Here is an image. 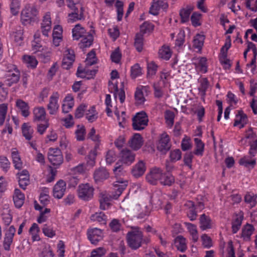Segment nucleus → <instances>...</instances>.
<instances>
[{
  "label": "nucleus",
  "instance_id": "1",
  "mask_svg": "<svg viewBox=\"0 0 257 257\" xmlns=\"http://www.w3.org/2000/svg\"><path fill=\"white\" fill-rule=\"evenodd\" d=\"M126 241L131 249L136 250L142 246L143 242H149L150 239L148 237L144 238L143 232L139 228H136L127 233Z\"/></svg>",
  "mask_w": 257,
  "mask_h": 257
},
{
  "label": "nucleus",
  "instance_id": "2",
  "mask_svg": "<svg viewBox=\"0 0 257 257\" xmlns=\"http://www.w3.org/2000/svg\"><path fill=\"white\" fill-rule=\"evenodd\" d=\"M38 12L37 9L30 5H27L22 10L21 15V21L24 25L31 24L36 20Z\"/></svg>",
  "mask_w": 257,
  "mask_h": 257
},
{
  "label": "nucleus",
  "instance_id": "3",
  "mask_svg": "<svg viewBox=\"0 0 257 257\" xmlns=\"http://www.w3.org/2000/svg\"><path fill=\"white\" fill-rule=\"evenodd\" d=\"M20 77V72L16 65L8 64L7 66L6 73V83L9 86L17 83Z\"/></svg>",
  "mask_w": 257,
  "mask_h": 257
},
{
  "label": "nucleus",
  "instance_id": "4",
  "mask_svg": "<svg viewBox=\"0 0 257 257\" xmlns=\"http://www.w3.org/2000/svg\"><path fill=\"white\" fill-rule=\"evenodd\" d=\"M245 138L248 140V145L249 149L248 154L251 158L254 157L257 154V135L253 131L252 127H249L244 134Z\"/></svg>",
  "mask_w": 257,
  "mask_h": 257
},
{
  "label": "nucleus",
  "instance_id": "5",
  "mask_svg": "<svg viewBox=\"0 0 257 257\" xmlns=\"http://www.w3.org/2000/svg\"><path fill=\"white\" fill-rule=\"evenodd\" d=\"M148 116L144 111L138 112L133 118V127L135 130L141 131L148 125Z\"/></svg>",
  "mask_w": 257,
  "mask_h": 257
},
{
  "label": "nucleus",
  "instance_id": "6",
  "mask_svg": "<svg viewBox=\"0 0 257 257\" xmlns=\"http://www.w3.org/2000/svg\"><path fill=\"white\" fill-rule=\"evenodd\" d=\"M59 98L60 94L57 91L53 92L50 95L47 105V110L50 115H55L57 113L60 107Z\"/></svg>",
  "mask_w": 257,
  "mask_h": 257
},
{
  "label": "nucleus",
  "instance_id": "7",
  "mask_svg": "<svg viewBox=\"0 0 257 257\" xmlns=\"http://www.w3.org/2000/svg\"><path fill=\"white\" fill-rule=\"evenodd\" d=\"M77 191L80 199L89 201L93 197L94 189L88 183L81 184L79 185Z\"/></svg>",
  "mask_w": 257,
  "mask_h": 257
},
{
  "label": "nucleus",
  "instance_id": "8",
  "mask_svg": "<svg viewBox=\"0 0 257 257\" xmlns=\"http://www.w3.org/2000/svg\"><path fill=\"white\" fill-rule=\"evenodd\" d=\"M49 162L53 166H59L63 161V157L61 150L58 148H50L48 153Z\"/></svg>",
  "mask_w": 257,
  "mask_h": 257
},
{
  "label": "nucleus",
  "instance_id": "9",
  "mask_svg": "<svg viewBox=\"0 0 257 257\" xmlns=\"http://www.w3.org/2000/svg\"><path fill=\"white\" fill-rule=\"evenodd\" d=\"M162 169L158 167H154L150 169L146 177L147 181L150 184L155 185L160 182L162 175Z\"/></svg>",
  "mask_w": 257,
  "mask_h": 257
},
{
  "label": "nucleus",
  "instance_id": "10",
  "mask_svg": "<svg viewBox=\"0 0 257 257\" xmlns=\"http://www.w3.org/2000/svg\"><path fill=\"white\" fill-rule=\"evenodd\" d=\"M168 6L167 0H153L149 12L150 14L157 16L160 11H166Z\"/></svg>",
  "mask_w": 257,
  "mask_h": 257
},
{
  "label": "nucleus",
  "instance_id": "11",
  "mask_svg": "<svg viewBox=\"0 0 257 257\" xmlns=\"http://www.w3.org/2000/svg\"><path fill=\"white\" fill-rule=\"evenodd\" d=\"M169 136L166 133H163L157 144V149L162 153H166L171 148Z\"/></svg>",
  "mask_w": 257,
  "mask_h": 257
},
{
  "label": "nucleus",
  "instance_id": "12",
  "mask_svg": "<svg viewBox=\"0 0 257 257\" xmlns=\"http://www.w3.org/2000/svg\"><path fill=\"white\" fill-rule=\"evenodd\" d=\"M16 231V228L13 225L10 226L6 230L3 241V247L5 250L9 251L10 250Z\"/></svg>",
  "mask_w": 257,
  "mask_h": 257
},
{
  "label": "nucleus",
  "instance_id": "13",
  "mask_svg": "<svg viewBox=\"0 0 257 257\" xmlns=\"http://www.w3.org/2000/svg\"><path fill=\"white\" fill-rule=\"evenodd\" d=\"M75 54L73 50L68 49L65 51L63 58L62 66L64 69H69L75 60Z\"/></svg>",
  "mask_w": 257,
  "mask_h": 257
},
{
  "label": "nucleus",
  "instance_id": "14",
  "mask_svg": "<svg viewBox=\"0 0 257 257\" xmlns=\"http://www.w3.org/2000/svg\"><path fill=\"white\" fill-rule=\"evenodd\" d=\"M52 21L51 14L50 12L46 13L43 16L42 22L41 23V30L42 34L46 37L49 36L52 28Z\"/></svg>",
  "mask_w": 257,
  "mask_h": 257
},
{
  "label": "nucleus",
  "instance_id": "15",
  "mask_svg": "<svg viewBox=\"0 0 257 257\" xmlns=\"http://www.w3.org/2000/svg\"><path fill=\"white\" fill-rule=\"evenodd\" d=\"M73 12L69 13L68 15V22L69 23H73L79 20H84V8L82 6L79 8L72 9Z\"/></svg>",
  "mask_w": 257,
  "mask_h": 257
},
{
  "label": "nucleus",
  "instance_id": "16",
  "mask_svg": "<svg viewBox=\"0 0 257 257\" xmlns=\"http://www.w3.org/2000/svg\"><path fill=\"white\" fill-rule=\"evenodd\" d=\"M87 237L92 244H96L102 238V231L97 228L88 229Z\"/></svg>",
  "mask_w": 257,
  "mask_h": 257
},
{
  "label": "nucleus",
  "instance_id": "17",
  "mask_svg": "<svg viewBox=\"0 0 257 257\" xmlns=\"http://www.w3.org/2000/svg\"><path fill=\"white\" fill-rule=\"evenodd\" d=\"M33 121L34 122L45 121L48 120L46 117V111L43 106H37L33 110Z\"/></svg>",
  "mask_w": 257,
  "mask_h": 257
},
{
  "label": "nucleus",
  "instance_id": "18",
  "mask_svg": "<svg viewBox=\"0 0 257 257\" xmlns=\"http://www.w3.org/2000/svg\"><path fill=\"white\" fill-rule=\"evenodd\" d=\"M120 161L128 165L132 164L135 159V155L130 150L123 149L119 154Z\"/></svg>",
  "mask_w": 257,
  "mask_h": 257
},
{
  "label": "nucleus",
  "instance_id": "19",
  "mask_svg": "<svg viewBox=\"0 0 257 257\" xmlns=\"http://www.w3.org/2000/svg\"><path fill=\"white\" fill-rule=\"evenodd\" d=\"M66 190V183L62 180H59L53 187V196L55 198L61 199Z\"/></svg>",
  "mask_w": 257,
  "mask_h": 257
},
{
  "label": "nucleus",
  "instance_id": "20",
  "mask_svg": "<svg viewBox=\"0 0 257 257\" xmlns=\"http://www.w3.org/2000/svg\"><path fill=\"white\" fill-rule=\"evenodd\" d=\"M248 122L247 115L242 110L238 111L235 115L233 123L234 126H238L240 129L244 127Z\"/></svg>",
  "mask_w": 257,
  "mask_h": 257
},
{
  "label": "nucleus",
  "instance_id": "21",
  "mask_svg": "<svg viewBox=\"0 0 257 257\" xmlns=\"http://www.w3.org/2000/svg\"><path fill=\"white\" fill-rule=\"evenodd\" d=\"M74 105V97L71 94H67L63 100L62 105V111L64 113L70 112Z\"/></svg>",
  "mask_w": 257,
  "mask_h": 257
},
{
  "label": "nucleus",
  "instance_id": "22",
  "mask_svg": "<svg viewBox=\"0 0 257 257\" xmlns=\"http://www.w3.org/2000/svg\"><path fill=\"white\" fill-rule=\"evenodd\" d=\"M243 213L235 214L231 221V230L233 234L236 233L240 229L243 219Z\"/></svg>",
  "mask_w": 257,
  "mask_h": 257
},
{
  "label": "nucleus",
  "instance_id": "23",
  "mask_svg": "<svg viewBox=\"0 0 257 257\" xmlns=\"http://www.w3.org/2000/svg\"><path fill=\"white\" fill-rule=\"evenodd\" d=\"M134 210L136 213L135 217L138 219H143L150 215L151 208L148 205H146L144 208H142L140 204H138L135 205Z\"/></svg>",
  "mask_w": 257,
  "mask_h": 257
},
{
  "label": "nucleus",
  "instance_id": "24",
  "mask_svg": "<svg viewBox=\"0 0 257 257\" xmlns=\"http://www.w3.org/2000/svg\"><path fill=\"white\" fill-rule=\"evenodd\" d=\"M127 185V182L126 181L119 179L113 183V187L114 190V197L117 198L125 190Z\"/></svg>",
  "mask_w": 257,
  "mask_h": 257
},
{
  "label": "nucleus",
  "instance_id": "25",
  "mask_svg": "<svg viewBox=\"0 0 257 257\" xmlns=\"http://www.w3.org/2000/svg\"><path fill=\"white\" fill-rule=\"evenodd\" d=\"M18 175L19 176L20 187L22 189L25 190L30 182L28 171L26 170H24L21 172L18 173Z\"/></svg>",
  "mask_w": 257,
  "mask_h": 257
},
{
  "label": "nucleus",
  "instance_id": "26",
  "mask_svg": "<svg viewBox=\"0 0 257 257\" xmlns=\"http://www.w3.org/2000/svg\"><path fill=\"white\" fill-rule=\"evenodd\" d=\"M187 207L186 213L190 220L194 221L196 219L197 216V211L194 203L192 201H187L185 205Z\"/></svg>",
  "mask_w": 257,
  "mask_h": 257
},
{
  "label": "nucleus",
  "instance_id": "27",
  "mask_svg": "<svg viewBox=\"0 0 257 257\" xmlns=\"http://www.w3.org/2000/svg\"><path fill=\"white\" fill-rule=\"evenodd\" d=\"M93 177L96 182H102L109 177V173L104 168H99L95 170Z\"/></svg>",
  "mask_w": 257,
  "mask_h": 257
},
{
  "label": "nucleus",
  "instance_id": "28",
  "mask_svg": "<svg viewBox=\"0 0 257 257\" xmlns=\"http://www.w3.org/2000/svg\"><path fill=\"white\" fill-rule=\"evenodd\" d=\"M200 228L202 230L211 229L212 227V220L209 216L203 214L199 218Z\"/></svg>",
  "mask_w": 257,
  "mask_h": 257
},
{
  "label": "nucleus",
  "instance_id": "29",
  "mask_svg": "<svg viewBox=\"0 0 257 257\" xmlns=\"http://www.w3.org/2000/svg\"><path fill=\"white\" fill-rule=\"evenodd\" d=\"M130 147L134 150H138L143 144V138L140 134H135L129 141Z\"/></svg>",
  "mask_w": 257,
  "mask_h": 257
},
{
  "label": "nucleus",
  "instance_id": "30",
  "mask_svg": "<svg viewBox=\"0 0 257 257\" xmlns=\"http://www.w3.org/2000/svg\"><path fill=\"white\" fill-rule=\"evenodd\" d=\"M146 170L145 162L143 161H139L132 169V173L135 177L142 176Z\"/></svg>",
  "mask_w": 257,
  "mask_h": 257
},
{
  "label": "nucleus",
  "instance_id": "31",
  "mask_svg": "<svg viewBox=\"0 0 257 257\" xmlns=\"http://www.w3.org/2000/svg\"><path fill=\"white\" fill-rule=\"evenodd\" d=\"M205 36L204 35L198 34L194 37L193 41V47L196 50V52L201 53L204 45Z\"/></svg>",
  "mask_w": 257,
  "mask_h": 257
},
{
  "label": "nucleus",
  "instance_id": "32",
  "mask_svg": "<svg viewBox=\"0 0 257 257\" xmlns=\"http://www.w3.org/2000/svg\"><path fill=\"white\" fill-rule=\"evenodd\" d=\"M194 142L195 148L192 153L197 156L202 157L205 150L204 143L201 139L197 138L194 139Z\"/></svg>",
  "mask_w": 257,
  "mask_h": 257
},
{
  "label": "nucleus",
  "instance_id": "33",
  "mask_svg": "<svg viewBox=\"0 0 257 257\" xmlns=\"http://www.w3.org/2000/svg\"><path fill=\"white\" fill-rule=\"evenodd\" d=\"M255 230L253 225L247 223L242 228L241 237L244 240H250L251 236Z\"/></svg>",
  "mask_w": 257,
  "mask_h": 257
},
{
  "label": "nucleus",
  "instance_id": "34",
  "mask_svg": "<svg viewBox=\"0 0 257 257\" xmlns=\"http://www.w3.org/2000/svg\"><path fill=\"white\" fill-rule=\"evenodd\" d=\"M147 86H140L136 89L135 93V98L136 102L139 104H142L145 101L146 99L144 96V92L147 91Z\"/></svg>",
  "mask_w": 257,
  "mask_h": 257
},
{
  "label": "nucleus",
  "instance_id": "35",
  "mask_svg": "<svg viewBox=\"0 0 257 257\" xmlns=\"http://www.w3.org/2000/svg\"><path fill=\"white\" fill-rule=\"evenodd\" d=\"M25 195L18 189H15L13 195V200L17 208H21L24 203Z\"/></svg>",
  "mask_w": 257,
  "mask_h": 257
},
{
  "label": "nucleus",
  "instance_id": "36",
  "mask_svg": "<svg viewBox=\"0 0 257 257\" xmlns=\"http://www.w3.org/2000/svg\"><path fill=\"white\" fill-rule=\"evenodd\" d=\"M172 55V51L170 47L166 45H163L159 50V57L165 60H169Z\"/></svg>",
  "mask_w": 257,
  "mask_h": 257
},
{
  "label": "nucleus",
  "instance_id": "37",
  "mask_svg": "<svg viewBox=\"0 0 257 257\" xmlns=\"http://www.w3.org/2000/svg\"><path fill=\"white\" fill-rule=\"evenodd\" d=\"M16 105L21 111L23 116L27 117L29 115V106L28 103L22 99H18L16 102Z\"/></svg>",
  "mask_w": 257,
  "mask_h": 257
},
{
  "label": "nucleus",
  "instance_id": "38",
  "mask_svg": "<svg viewBox=\"0 0 257 257\" xmlns=\"http://www.w3.org/2000/svg\"><path fill=\"white\" fill-rule=\"evenodd\" d=\"M160 183L164 186H171L175 182L174 176L170 172H165L162 170V175Z\"/></svg>",
  "mask_w": 257,
  "mask_h": 257
},
{
  "label": "nucleus",
  "instance_id": "39",
  "mask_svg": "<svg viewBox=\"0 0 257 257\" xmlns=\"http://www.w3.org/2000/svg\"><path fill=\"white\" fill-rule=\"evenodd\" d=\"M194 10V7L191 6H187L185 8L181 9L179 15L181 17V21L182 23H185L189 21L190 16Z\"/></svg>",
  "mask_w": 257,
  "mask_h": 257
},
{
  "label": "nucleus",
  "instance_id": "40",
  "mask_svg": "<svg viewBox=\"0 0 257 257\" xmlns=\"http://www.w3.org/2000/svg\"><path fill=\"white\" fill-rule=\"evenodd\" d=\"M174 245L181 252H184L187 249L186 239L182 235L177 236L174 240Z\"/></svg>",
  "mask_w": 257,
  "mask_h": 257
},
{
  "label": "nucleus",
  "instance_id": "41",
  "mask_svg": "<svg viewBox=\"0 0 257 257\" xmlns=\"http://www.w3.org/2000/svg\"><path fill=\"white\" fill-rule=\"evenodd\" d=\"M184 224L189 232L193 241L194 242H197L198 239V233L197 226L191 223L187 222H184Z\"/></svg>",
  "mask_w": 257,
  "mask_h": 257
},
{
  "label": "nucleus",
  "instance_id": "42",
  "mask_svg": "<svg viewBox=\"0 0 257 257\" xmlns=\"http://www.w3.org/2000/svg\"><path fill=\"white\" fill-rule=\"evenodd\" d=\"M2 219L6 225H9L13 219V216L8 205L5 204L2 213Z\"/></svg>",
  "mask_w": 257,
  "mask_h": 257
},
{
  "label": "nucleus",
  "instance_id": "43",
  "mask_svg": "<svg viewBox=\"0 0 257 257\" xmlns=\"http://www.w3.org/2000/svg\"><path fill=\"white\" fill-rule=\"evenodd\" d=\"M72 32L73 39L76 40L83 37L86 34L85 29L80 24L76 25L72 29Z\"/></svg>",
  "mask_w": 257,
  "mask_h": 257
},
{
  "label": "nucleus",
  "instance_id": "44",
  "mask_svg": "<svg viewBox=\"0 0 257 257\" xmlns=\"http://www.w3.org/2000/svg\"><path fill=\"white\" fill-rule=\"evenodd\" d=\"M22 131L23 136L27 140H30L33 137L34 130L28 123H24L22 126Z\"/></svg>",
  "mask_w": 257,
  "mask_h": 257
},
{
  "label": "nucleus",
  "instance_id": "45",
  "mask_svg": "<svg viewBox=\"0 0 257 257\" xmlns=\"http://www.w3.org/2000/svg\"><path fill=\"white\" fill-rule=\"evenodd\" d=\"M257 196L252 192H247L244 196V202L250 208L254 207L256 204Z\"/></svg>",
  "mask_w": 257,
  "mask_h": 257
},
{
  "label": "nucleus",
  "instance_id": "46",
  "mask_svg": "<svg viewBox=\"0 0 257 257\" xmlns=\"http://www.w3.org/2000/svg\"><path fill=\"white\" fill-rule=\"evenodd\" d=\"M198 62L195 63L196 68L202 73L207 72V59L205 57H199Z\"/></svg>",
  "mask_w": 257,
  "mask_h": 257
},
{
  "label": "nucleus",
  "instance_id": "47",
  "mask_svg": "<svg viewBox=\"0 0 257 257\" xmlns=\"http://www.w3.org/2000/svg\"><path fill=\"white\" fill-rule=\"evenodd\" d=\"M131 77L132 79H135L140 77L143 74V69L139 63H136L131 68Z\"/></svg>",
  "mask_w": 257,
  "mask_h": 257
},
{
  "label": "nucleus",
  "instance_id": "48",
  "mask_svg": "<svg viewBox=\"0 0 257 257\" xmlns=\"http://www.w3.org/2000/svg\"><path fill=\"white\" fill-rule=\"evenodd\" d=\"M23 61L28 68H35L38 64L36 58L30 55H24L23 57Z\"/></svg>",
  "mask_w": 257,
  "mask_h": 257
},
{
  "label": "nucleus",
  "instance_id": "49",
  "mask_svg": "<svg viewBox=\"0 0 257 257\" xmlns=\"http://www.w3.org/2000/svg\"><path fill=\"white\" fill-rule=\"evenodd\" d=\"M158 66L154 61L148 63L147 64V77L148 79L152 78L157 72Z\"/></svg>",
  "mask_w": 257,
  "mask_h": 257
},
{
  "label": "nucleus",
  "instance_id": "50",
  "mask_svg": "<svg viewBox=\"0 0 257 257\" xmlns=\"http://www.w3.org/2000/svg\"><path fill=\"white\" fill-rule=\"evenodd\" d=\"M40 231V230L38 225L36 223H33L29 230L30 234L32 235L33 241H39L40 240V237L39 235Z\"/></svg>",
  "mask_w": 257,
  "mask_h": 257
},
{
  "label": "nucleus",
  "instance_id": "51",
  "mask_svg": "<svg viewBox=\"0 0 257 257\" xmlns=\"http://www.w3.org/2000/svg\"><path fill=\"white\" fill-rule=\"evenodd\" d=\"M134 46L139 52L142 51L144 46V36L143 34L137 33L136 35Z\"/></svg>",
  "mask_w": 257,
  "mask_h": 257
},
{
  "label": "nucleus",
  "instance_id": "52",
  "mask_svg": "<svg viewBox=\"0 0 257 257\" xmlns=\"http://www.w3.org/2000/svg\"><path fill=\"white\" fill-rule=\"evenodd\" d=\"M231 38L228 36L226 37L224 45L220 49V55L221 58H226L227 57V52L229 49L231 47Z\"/></svg>",
  "mask_w": 257,
  "mask_h": 257
},
{
  "label": "nucleus",
  "instance_id": "53",
  "mask_svg": "<svg viewBox=\"0 0 257 257\" xmlns=\"http://www.w3.org/2000/svg\"><path fill=\"white\" fill-rule=\"evenodd\" d=\"M82 39L80 44V47L82 48L90 47L92 44L93 36L91 34H86L83 37H81Z\"/></svg>",
  "mask_w": 257,
  "mask_h": 257
},
{
  "label": "nucleus",
  "instance_id": "54",
  "mask_svg": "<svg viewBox=\"0 0 257 257\" xmlns=\"http://www.w3.org/2000/svg\"><path fill=\"white\" fill-rule=\"evenodd\" d=\"M24 30L19 28L18 29H17L16 31L14 33V39L15 43H17V45L21 46L23 44L24 41Z\"/></svg>",
  "mask_w": 257,
  "mask_h": 257
},
{
  "label": "nucleus",
  "instance_id": "55",
  "mask_svg": "<svg viewBox=\"0 0 257 257\" xmlns=\"http://www.w3.org/2000/svg\"><path fill=\"white\" fill-rule=\"evenodd\" d=\"M98 117L97 112L94 106H91L86 112V118L89 122H92L95 121Z\"/></svg>",
  "mask_w": 257,
  "mask_h": 257
},
{
  "label": "nucleus",
  "instance_id": "56",
  "mask_svg": "<svg viewBox=\"0 0 257 257\" xmlns=\"http://www.w3.org/2000/svg\"><path fill=\"white\" fill-rule=\"evenodd\" d=\"M202 15L197 12H193L190 17V20L193 26L197 27L201 25V20Z\"/></svg>",
  "mask_w": 257,
  "mask_h": 257
},
{
  "label": "nucleus",
  "instance_id": "57",
  "mask_svg": "<svg viewBox=\"0 0 257 257\" xmlns=\"http://www.w3.org/2000/svg\"><path fill=\"white\" fill-rule=\"evenodd\" d=\"M200 84L198 89L201 94V96L204 97L209 86V81L207 78H203L200 80Z\"/></svg>",
  "mask_w": 257,
  "mask_h": 257
},
{
  "label": "nucleus",
  "instance_id": "58",
  "mask_svg": "<svg viewBox=\"0 0 257 257\" xmlns=\"http://www.w3.org/2000/svg\"><path fill=\"white\" fill-rule=\"evenodd\" d=\"M92 220L97 221L102 224H105L106 223L107 216L102 212H96L91 215Z\"/></svg>",
  "mask_w": 257,
  "mask_h": 257
},
{
  "label": "nucleus",
  "instance_id": "59",
  "mask_svg": "<svg viewBox=\"0 0 257 257\" xmlns=\"http://www.w3.org/2000/svg\"><path fill=\"white\" fill-rule=\"evenodd\" d=\"M115 6L116 8L117 20L118 21H120L123 16V3L120 1L117 0Z\"/></svg>",
  "mask_w": 257,
  "mask_h": 257
},
{
  "label": "nucleus",
  "instance_id": "60",
  "mask_svg": "<svg viewBox=\"0 0 257 257\" xmlns=\"http://www.w3.org/2000/svg\"><path fill=\"white\" fill-rule=\"evenodd\" d=\"M174 117L175 114L173 111L170 110H167L165 111V119L167 124L170 127H171L174 124Z\"/></svg>",
  "mask_w": 257,
  "mask_h": 257
},
{
  "label": "nucleus",
  "instance_id": "61",
  "mask_svg": "<svg viewBox=\"0 0 257 257\" xmlns=\"http://www.w3.org/2000/svg\"><path fill=\"white\" fill-rule=\"evenodd\" d=\"M42 231L44 235L49 238H53L56 235V231L53 227L47 224L44 225Z\"/></svg>",
  "mask_w": 257,
  "mask_h": 257
},
{
  "label": "nucleus",
  "instance_id": "62",
  "mask_svg": "<svg viewBox=\"0 0 257 257\" xmlns=\"http://www.w3.org/2000/svg\"><path fill=\"white\" fill-rule=\"evenodd\" d=\"M256 161L255 159L249 160L247 157H244L241 158L239 161V164L245 167H248L250 166L252 168H253L256 165Z\"/></svg>",
  "mask_w": 257,
  "mask_h": 257
},
{
  "label": "nucleus",
  "instance_id": "63",
  "mask_svg": "<svg viewBox=\"0 0 257 257\" xmlns=\"http://www.w3.org/2000/svg\"><path fill=\"white\" fill-rule=\"evenodd\" d=\"M154 29V25L151 23L145 22L140 27V33L144 34L152 31Z\"/></svg>",
  "mask_w": 257,
  "mask_h": 257
},
{
  "label": "nucleus",
  "instance_id": "64",
  "mask_svg": "<svg viewBox=\"0 0 257 257\" xmlns=\"http://www.w3.org/2000/svg\"><path fill=\"white\" fill-rule=\"evenodd\" d=\"M106 252V250L103 247H99L96 249H93L89 257H102Z\"/></svg>",
  "mask_w": 257,
  "mask_h": 257
}]
</instances>
